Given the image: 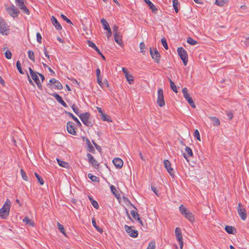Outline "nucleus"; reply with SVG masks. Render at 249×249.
Returning a JSON list of instances; mask_svg holds the SVG:
<instances>
[{"instance_id": "nucleus-37", "label": "nucleus", "mask_w": 249, "mask_h": 249, "mask_svg": "<svg viewBox=\"0 0 249 249\" xmlns=\"http://www.w3.org/2000/svg\"><path fill=\"white\" fill-rule=\"evenodd\" d=\"M244 40H242V42L244 43L246 46L249 45V35H246L243 36Z\"/></svg>"}, {"instance_id": "nucleus-34", "label": "nucleus", "mask_w": 249, "mask_h": 249, "mask_svg": "<svg viewBox=\"0 0 249 249\" xmlns=\"http://www.w3.org/2000/svg\"><path fill=\"white\" fill-rule=\"evenodd\" d=\"M57 161L58 164L61 167L66 168V167H67L68 166V163L66 162L62 161L58 159H57Z\"/></svg>"}, {"instance_id": "nucleus-45", "label": "nucleus", "mask_w": 249, "mask_h": 249, "mask_svg": "<svg viewBox=\"0 0 249 249\" xmlns=\"http://www.w3.org/2000/svg\"><path fill=\"white\" fill-rule=\"evenodd\" d=\"M125 78L129 84H131L133 83L134 79L133 76L132 75L128 74L125 76Z\"/></svg>"}, {"instance_id": "nucleus-7", "label": "nucleus", "mask_w": 249, "mask_h": 249, "mask_svg": "<svg viewBox=\"0 0 249 249\" xmlns=\"http://www.w3.org/2000/svg\"><path fill=\"white\" fill-rule=\"evenodd\" d=\"M182 93L185 99L188 101L190 105L194 108H196V105L193 99L190 97V94L188 93V89L186 88H184L182 89Z\"/></svg>"}, {"instance_id": "nucleus-4", "label": "nucleus", "mask_w": 249, "mask_h": 249, "mask_svg": "<svg viewBox=\"0 0 249 249\" xmlns=\"http://www.w3.org/2000/svg\"><path fill=\"white\" fill-rule=\"evenodd\" d=\"M177 51L184 65L186 66L188 62V55L186 51L183 48L180 47L178 48Z\"/></svg>"}, {"instance_id": "nucleus-62", "label": "nucleus", "mask_w": 249, "mask_h": 249, "mask_svg": "<svg viewBox=\"0 0 249 249\" xmlns=\"http://www.w3.org/2000/svg\"><path fill=\"white\" fill-rule=\"evenodd\" d=\"M178 241L179 242V245L180 249H182L183 246V242L182 239L180 240H178Z\"/></svg>"}, {"instance_id": "nucleus-42", "label": "nucleus", "mask_w": 249, "mask_h": 249, "mask_svg": "<svg viewBox=\"0 0 249 249\" xmlns=\"http://www.w3.org/2000/svg\"><path fill=\"white\" fill-rule=\"evenodd\" d=\"M173 1V5L175 11L176 13H178V0H172Z\"/></svg>"}, {"instance_id": "nucleus-60", "label": "nucleus", "mask_w": 249, "mask_h": 249, "mask_svg": "<svg viewBox=\"0 0 249 249\" xmlns=\"http://www.w3.org/2000/svg\"><path fill=\"white\" fill-rule=\"evenodd\" d=\"M107 38H109L111 36V35H112L111 29L110 28L108 29V30H107Z\"/></svg>"}, {"instance_id": "nucleus-57", "label": "nucleus", "mask_w": 249, "mask_h": 249, "mask_svg": "<svg viewBox=\"0 0 249 249\" xmlns=\"http://www.w3.org/2000/svg\"><path fill=\"white\" fill-rule=\"evenodd\" d=\"M91 203L95 209H98L99 208L98 203L96 200H93L91 202Z\"/></svg>"}, {"instance_id": "nucleus-39", "label": "nucleus", "mask_w": 249, "mask_h": 249, "mask_svg": "<svg viewBox=\"0 0 249 249\" xmlns=\"http://www.w3.org/2000/svg\"><path fill=\"white\" fill-rule=\"evenodd\" d=\"M88 177L93 181L99 182V178L95 176L92 175L91 174H88Z\"/></svg>"}, {"instance_id": "nucleus-44", "label": "nucleus", "mask_w": 249, "mask_h": 249, "mask_svg": "<svg viewBox=\"0 0 249 249\" xmlns=\"http://www.w3.org/2000/svg\"><path fill=\"white\" fill-rule=\"evenodd\" d=\"M35 175L36 178L37 179L38 182L41 185H43L44 183L43 178L36 173H35Z\"/></svg>"}, {"instance_id": "nucleus-31", "label": "nucleus", "mask_w": 249, "mask_h": 249, "mask_svg": "<svg viewBox=\"0 0 249 249\" xmlns=\"http://www.w3.org/2000/svg\"><path fill=\"white\" fill-rule=\"evenodd\" d=\"M110 188L111 192L115 195V196L118 197V196H119V194L118 193V192L116 190L115 187L113 185H111L110 186Z\"/></svg>"}, {"instance_id": "nucleus-43", "label": "nucleus", "mask_w": 249, "mask_h": 249, "mask_svg": "<svg viewBox=\"0 0 249 249\" xmlns=\"http://www.w3.org/2000/svg\"><path fill=\"white\" fill-rule=\"evenodd\" d=\"M186 153L188 154V156L192 157L193 156V152L192 149L188 146H186L185 149Z\"/></svg>"}, {"instance_id": "nucleus-30", "label": "nucleus", "mask_w": 249, "mask_h": 249, "mask_svg": "<svg viewBox=\"0 0 249 249\" xmlns=\"http://www.w3.org/2000/svg\"><path fill=\"white\" fill-rule=\"evenodd\" d=\"M171 89L176 93L178 92L177 87L173 81L171 79H169Z\"/></svg>"}, {"instance_id": "nucleus-17", "label": "nucleus", "mask_w": 249, "mask_h": 249, "mask_svg": "<svg viewBox=\"0 0 249 249\" xmlns=\"http://www.w3.org/2000/svg\"><path fill=\"white\" fill-rule=\"evenodd\" d=\"M112 162L115 166L118 169H120L123 165V161L120 158H114Z\"/></svg>"}, {"instance_id": "nucleus-12", "label": "nucleus", "mask_w": 249, "mask_h": 249, "mask_svg": "<svg viewBox=\"0 0 249 249\" xmlns=\"http://www.w3.org/2000/svg\"><path fill=\"white\" fill-rule=\"evenodd\" d=\"M164 165L166 169L169 174L172 176H174V172L173 171V168L171 167V164L170 161L167 160H165L163 161Z\"/></svg>"}, {"instance_id": "nucleus-15", "label": "nucleus", "mask_w": 249, "mask_h": 249, "mask_svg": "<svg viewBox=\"0 0 249 249\" xmlns=\"http://www.w3.org/2000/svg\"><path fill=\"white\" fill-rule=\"evenodd\" d=\"M89 162L95 168L98 167L99 163L94 158V157L89 153L87 155Z\"/></svg>"}, {"instance_id": "nucleus-36", "label": "nucleus", "mask_w": 249, "mask_h": 249, "mask_svg": "<svg viewBox=\"0 0 249 249\" xmlns=\"http://www.w3.org/2000/svg\"><path fill=\"white\" fill-rule=\"evenodd\" d=\"M57 225L60 231L62 233H63V234H64L65 236H66L64 226L60 224L59 222H57Z\"/></svg>"}, {"instance_id": "nucleus-58", "label": "nucleus", "mask_w": 249, "mask_h": 249, "mask_svg": "<svg viewBox=\"0 0 249 249\" xmlns=\"http://www.w3.org/2000/svg\"><path fill=\"white\" fill-rule=\"evenodd\" d=\"M36 39H37V41L39 43H41L42 37H41V35H40V34L39 33H37V34H36Z\"/></svg>"}, {"instance_id": "nucleus-20", "label": "nucleus", "mask_w": 249, "mask_h": 249, "mask_svg": "<svg viewBox=\"0 0 249 249\" xmlns=\"http://www.w3.org/2000/svg\"><path fill=\"white\" fill-rule=\"evenodd\" d=\"M52 96L54 97L55 99L60 103L61 104L63 107H67V105L66 104V103L63 101L62 98L61 96H60L57 93H53L52 94Z\"/></svg>"}, {"instance_id": "nucleus-41", "label": "nucleus", "mask_w": 249, "mask_h": 249, "mask_svg": "<svg viewBox=\"0 0 249 249\" xmlns=\"http://www.w3.org/2000/svg\"><path fill=\"white\" fill-rule=\"evenodd\" d=\"M114 40L119 45L122 44V39L120 38V36L118 35L117 33H115L114 35Z\"/></svg>"}, {"instance_id": "nucleus-53", "label": "nucleus", "mask_w": 249, "mask_h": 249, "mask_svg": "<svg viewBox=\"0 0 249 249\" xmlns=\"http://www.w3.org/2000/svg\"><path fill=\"white\" fill-rule=\"evenodd\" d=\"M194 136L195 138H196L197 139V140L200 141V134H199V132L197 129L195 130Z\"/></svg>"}, {"instance_id": "nucleus-5", "label": "nucleus", "mask_w": 249, "mask_h": 249, "mask_svg": "<svg viewBox=\"0 0 249 249\" xmlns=\"http://www.w3.org/2000/svg\"><path fill=\"white\" fill-rule=\"evenodd\" d=\"M90 114L88 112H86L82 114H80L79 118L82 123L88 126H92V123L89 120Z\"/></svg>"}, {"instance_id": "nucleus-47", "label": "nucleus", "mask_w": 249, "mask_h": 249, "mask_svg": "<svg viewBox=\"0 0 249 249\" xmlns=\"http://www.w3.org/2000/svg\"><path fill=\"white\" fill-rule=\"evenodd\" d=\"M92 225L93 226L96 228V229L99 231L100 232V233H102V231H103V230H102V229L100 228L99 227H98L97 225H96V221L94 219H92Z\"/></svg>"}, {"instance_id": "nucleus-50", "label": "nucleus", "mask_w": 249, "mask_h": 249, "mask_svg": "<svg viewBox=\"0 0 249 249\" xmlns=\"http://www.w3.org/2000/svg\"><path fill=\"white\" fill-rule=\"evenodd\" d=\"M155 247H156L155 242L154 241H152L149 243L147 249H155Z\"/></svg>"}, {"instance_id": "nucleus-59", "label": "nucleus", "mask_w": 249, "mask_h": 249, "mask_svg": "<svg viewBox=\"0 0 249 249\" xmlns=\"http://www.w3.org/2000/svg\"><path fill=\"white\" fill-rule=\"evenodd\" d=\"M145 48V44L143 42H141L140 44V50H141V52L142 53H143L144 51V49Z\"/></svg>"}, {"instance_id": "nucleus-23", "label": "nucleus", "mask_w": 249, "mask_h": 249, "mask_svg": "<svg viewBox=\"0 0 249 249\" xmlns=\"http://www.w3.org/2000/svg\"><path fill=\"white\" fill-rule=\"evenodd\" d=\"M175 235L178 241L182 239V236L180 229L178 227L176 228L175 229Z\"/></svg>"}, {"instance_id": "nucleus-3", "label": "nucleus", "mask_w": 249, "mask_h": 249, "mask_svg": "<svg viewBox=\"0 0 249 249\" xmlns=\"http://www.w3.org/2000/svg\"><path fill=\"white\" fill-rule=\"evenodd\" d=\"M9 27L4 19L0 18V33L2 35H7L9 32Z\"/></svg>"}, {"instance_id": "nucleus-8", "label": "nucleus", "mask_w": 249, "mask_h": 249, "mask_svg": "<svg viewBox=\"0 0 249 249\" xmlns=\"http://www.w3.org/2000/svg\"><path fill=\"white\" fill-rule=\"evenodd\" d=\"M157 102L159 106L160 107H163L165 105L163 90L161 89H158V99Z\"/></svg>"}, {"instance_id": "nucleus-49", "label": "nucleus", "mask_w": 249, "mask_h": 249, "mask_svg": "<svg viewBox=\"0 0 249 249\" xmlns=\"http://www.w3.org/2000/svg\"><path fill=\"white\" fill-rule=\"evenodd\" d=\"M16 65H17V68L18 71H19V72L21 74H23L24 72H23V71L22 70V68H21V65L20 62L19 61H18L17 62Z\"/></svg>"}, {"instance_id": "nucleus-55", "label": "nucleus", "mask_w": 249, "mask_h": 249, "mask_svg": "<svg viewBox=\"0 0 249 249\" xmlns=\"http://www.w3.org/2000/svg\"><path fill=\"white\" fill-rule=\"evenodd\" d=\"M5 55L7 59H10L12 57V53L9 50H7L5 53Z\"/></svg>"}, {"instance_id": "nucleus-2", "label": "nucleus", "mask_w": 249, "mask_h": 249, "mask_svg": "<svg viewBox=\"0 0 249 249\" xmlns=\"http://www.w3.org/2000/svg\"><path fill=\"white\" fill-rule=\"evenodd\" d=\"M5 9L8 14L14 18L18 17L19 13V11L13 5H6Z\"/></svg>"}, {"instance_id": "nucleus-13", "label": "nucleus", "mask_w": 249, "mask_h": 249, "mask_svg": "<svg viewBox=\"0 0 249 249\" xmlns=\"http://www.w3.org/2000/svg\"><path fill=\"white\" fill-rule=\"evenodd\" d=\"M125 231L129 234V235L133 238H136L138 236V231L136 230L132 229L130 227L125 225L124 226Z\"/></svg>"}, {"instance_id": "nucleus-61", "label": "nucleus", "mask_w": 249, "mask_h": 249, "mask_svg": "<svg viewBox=\"0 0 249 249\" xmlns=\"http://www.w3.org/2000/svg\"><path fill=\"white\" fill-rule=\"evenodd\" d=\"M151 189L152 190V191L154 192V193L157 196H159V194H158V190L156 189V188L154 187V186H152L151 187Z\"/></svg>"}, {"instance_id": "nucleus-28", "label": "nucleus", "mask_w": 249, "mask_h": 249, "mask_svg": "<svg viewBox=\"0 0 249 249\" xmlns=\"http://www.w3.org/2000/svg\"><path fill=\"white\" fill-rule=\"evenodd\" d=\"M66 113H67L70 117H71L73 120L75 121V122L78 125H81V124L78 119L74 116L73 114L71 112H69L67 111H65Z\"/></svg>"}, {"instance_id": "nucleus-21", "label": "nucleus", "mask_w": 249, "mask_h": 249, "mask_svg": "<svg viewBox=\"0 0 249 249\" xmlns=\"http://www.w3.org/2000/svg\"><path fill=\"white\" fill-rule=\"evenodd\" d=\"M96 75H97V83H98V84L101 87H103V85H104V84L102 82V77H101V76L100 75V73H101V72H100V70L99 69H96Z\"/></svg>"}, {"instance_id": "nucleus-64", "label": "nucleus", "mask_w": 249, "mask_h": 249, "mask_svg": "<svg viewBox=\"0 0 249 249\" xmlns=\"http://www.w3.org/2000/svg\"><path fill=\"white\" fill-rule=\"evenodd\" d=\"M122 70H123V71L125 74V76L126 75H128L129 74L128 71H127V70L126 69H125L124 68H123Z\"/></svg>"}, {"instance_id": "nucleus-6", "label": "nucleus", "mask_w": 249, "mask_h": 249, "mask_svg": "<svg viewBox=\"0 0 249 249\" xmlns=\"http://www.w3.org/2000/svg\"><path fill=\"white\" fill-rule=\"evenodd\" d=\"M30 73L31 75V76L32 78V79L34 81V82L36 83L37 85L38 88L40 89H42V85L41 83L39 81V79L38 78L37 74H39L37 72H35L33 71V70L30 67L29 68Z\"/></svg>"}, {"instance_id": "nucleus-26", "label": "nucleus", "mask_w": 249, "mask_h": 249, "mask_svg": "<svg viewBox=\"0 0 249 249\" xmlns=\"http://www.w3.org/2000/svg\"><path fill=\"white\" fill-rule=\"evenodd\" d=\"M228 2V0H216L215 3L219 6H223Z\"/></svg>"}, {"instance_id": "nucleus-52", "label": "nucleus", "mask_w": 249, "mask_h": 249, "mask_svg": "<svg viewBox=\"0 0 249 249\" xmlns=\"http://www.w3.org/2000/svg\"><path fill=\"white\" fill-rule=\"evenodd\" d=\"M20 173H21V177H22V178L25 180H27L28 177H27L25 172L22 169H21L20 170Z\"/></svg>"}, {"instance_id": "nucleus-63", "label": "nucleus", "mask_w": 249, "mask_h": 249, "mask_svg": "<svg viewBox=\"0 0 249 249\" xmlns=\"http://www.w3.org/2000/svg\"><path fill=\"white\" fill-rule=\"evenodd\" d=\"M227 115L228 116V117L229 118V120H231L232 118V117H233L232 114L231 112L227 113Z\"/></svg>"}, {"instance_id": "nucleus-27", "label": "nucleus", "mask_w": 249, "mask_h": 249, "mask_svg": "<svg viewBox=\"0 0 249 249\" xmlns=\"http://www.w3.org/2000/svg\"><path fill=\"white\" fill-rule=\"evenodd\" d=\"M23 221L25 222L26 224L29 225L30 226L34 227V222L30 219L28 217H25L23 219Z\"/></svg>"}, {"instance_id": "nucleus-32", "label": "nucleus", "mask_w": 249, "mask_h": 249, "mask_svg": "<svg viewBox=\"0 0 249 249\" xmlns=\"http://www.w3.org/2000/svg\"><path fill=\"white\" fill-rule=\"evenodd\" d=\"M28 57L29 58V59H31L32 61H33L34 62H35V58L34 53L31 50H29L28 51Z\"/></svg>"}, {"instance_id": "nucleus-38", "label": "nucleus", "mask_w": 249, "mask_h": 249, "mask_svg": "<svg viewBox=\"0 0 249 249\" xmlns=\"http://www.w3.org/2000/svg\"><path fill=\"white\" fill-rule=\"evenodd\" d=\"M179 210L180 212V213L183 214V215L185 214V213H187V212L188 211L186 208L183 205H181L179 207Z\"/></svg>"}, {"instance_id": "nucleus-22", "label": "nucleus", "mask_w": 249, "mask_h": 249, "mask_svg": "<svg viewBox=\"0 0 249 249\" xmlns=\"http://www.w3.org/2000/svg\"><path fill=\"white\" fill-rule=\"evenodd\" d=\"M184 216L192 223L194 222L195 221L194 215L189 211H188L187 213H185Z\"/></svg>"}, {"instance_id": "nucleus-29", "label": "nucleus", "mask_w": 249, "mask_h": 249, "mask_svg": "<svg viewBox=\"0 0 249 249\" xmlns=\"http://www.w3.org/2000/svg\"><path fill=\"white\" fill-rule=\"evenodd\" d=\"M131 214L134 219L137 220L138 221H140V218L139 217V214L138 213L134 210L131 211Z\"/></svg>"}, {"instance_id": "nucleus-56", "label": "nucleus", "mask_w": 249, "mask_h": 249, "mask_svg": "<svg viewBox=\"0 0 249 249\" xmlns=\"http://www.w3.org/2000/svg\"><path fill=\"white\" fill-rule=\"evenodd\" d=\"M87 43H88V45L91 48H92V49H93L94 50L97 47L96 45L94 43H93V42L91 41H89L88 40L87 41Z\"/></svg>"}, {"instance_id": "nucleus-1", "label": "nucleus", "mask_w": 249, "mask_h": 249, "mask_svg": "<svg viewBox=\"0 0 249 249\" xmlns=\"http://www.w3.org/2000/svg\"><path fill=\"white\" fill-rule=\"evenodd\" d=\"M11 206V201L7 199L2 208L0 209V216L3 219H6L9 215Z\"/></svg>"}, {"instance_id": "nucleus-46", "label": "nucleus", "mask_w": 249, "mask_h": 249, "mask_svg": "<svg viewBox=\"0 0 249 249\" xmlns=\"http://www.w3.org/2000/svg\"><path fill=\"white\" fill-rule=\"evenodd\" d=\"M71 108L73 111L75 112V113L79 117L80 114H82L81 113H80L79 109L76 107V106L74 104H73Z\"/></svg>"}, {"instance_id": "nucleus-51", "label": "nucleus", "mask_w": 249, "mask_h": 249, "mask_svg": "<svg viewBox=\"0 0 249 249\" xmlns=\"http://www.w3.org/2000/svg\"><path fill=\"white\" fill-rule=\"evenodd\" d=\"M161 43H162L163 47L166 50H168V45H167V43L166 39L164 38H162L161 40Z\"/></svg>"}, {"instance_id": "nucleus-18", "label": "nucleus", "mask_w": 249, "mask_h": 249, "mask_svg": "<svg viewBox=\"0 0 249 249\" xmlns=\"http://www.w3.org/2000/svg\"><path fill=\"white\" fill-rule=\"evenodd\" d=\"M51 21L57 30H61L62 28L60 24L57 21V19L54 17L52 16L51 18Z\"/></svg>"}, {"instance_id": "nucleus-33", "label": "nucleus", "mask_w": 249, "mask_h": 249, "mask_svg": "<svg viewBox=\"0 0 249 249\" xmlns=\"http://www.w3.org/2000/svg\"><path fill=\"white\" fill-rule=\"evenodd\" d=\"M187 42L189 44L192 45H195L197 44V42L196 40H194V39L190 37L187 38Z\"/></svg>"}, {"instance_id": "nucleus-9", "label": "nucleus", "mask_w": 249, "mask_h": 249, "mask_svg": "<svg viewBox=\"0 0 249 249\" xmlns=\"http://www.w3.org/2000/svg\"><path fill=\"white\" fill-rule=\"evenodd\" d=\"M16 3L18 8L22 10L24 13L27 15H29L30 14L29 10L24 5V0H16Z\"/></svg>"}, {"instance_id": "nucleus-14", "label": "nucleus", "mask_w": 249, "mask_h": 249, "mask_svg": "<svg viewBox=\"0 0 249 249\" xmlns=\"http://www.w3.org/2000/svg\"><path fill=\"white\" fill-rule=\"evenodd\" d=\"M150 53L152 58L154 59L156 62L158 63L159 62L160 58V54L158 51L156 49H154L153 51L152 48H150Z\"/></svg>"}, {"instance_id": "nucleus-25", "label": "nucleus", "mask_w": 249, "mask_h": 249, "mask_svg": "<svg viewBox=\"0 0 249 249\" xmlns=\"http://www.w3.org/2000/svg\"><path fill=\"white\" fill-rule=\"evenodd\" d=\"M209 118L212 122V123L214 126H218L220 124V121L215 117H210Z\"/></svg>"}, {"instance_id": "nucleus-16", "label": "nucleus", "mask_w": 249, "mask_h": 249, "mask_svg": "<svg viewBox=\"0 0 249 249\" xmlns=\"http://www.w3.org/2000/svg\"><path fill=\"white\" fill-rule=\"evenodd\" d=\"M49 82L50 84H53L55 89L60 90L63 89V86L60 82L54 78L50 79Z\"/></svg>"}, {"instance_id": "nucleus-54", "label": "nucleus", "mask_w": 249, "mask_h": 249, "mask_svg": "<svg viewBox=\"0 0 249 249\" xmlns=\"http://www.w3.org/2000/svg\"><path fill=\"white\" fill-rule=\"evenodd\" d=\"M61 17L62 18V19L66 21L67 23H69V24H72V23L71 22V21L70 19H69V18H67L66 16H65L63 14H61Z\"/></svg>"}, {"instance_id": "nucleus-10", "label": "nucleus", "mask_w": 249, "mask_h": 249, "mask_svg": "<svg viewBox=\"0 0 249 249\" xmlns=\"http://www.w3.org/2000/svg\"><path fill=\"white\" fill-rule=\"evenodd\" d=\"M237 212L241 219L245 220L247 218V213L245 208L242 207V204L239 203L237 207Z\"/></svg>"}, {"instance_id": "nucleus-11", "label": "nucleus", "mask_w": 249, "mask_h": 249, "mask_svg": "<svg viewBox=\"0 0 249 249\" xmlns=\"http://www.w3.org/2000/svg\"><path fill=\"white\" fill-rule=\"evenodd\" d=\"M67 128L68 132L73 135H76L75 127L74 124L71 122H69L67 124Z\"/></svg>"}, {"instance_id": "nucleus-40", "label": "nucleus", "mask_w": 249, "mask_h": 249, "mask_svg": "<svg viewBox=\"0 0 249 249\" xmlns=\"http://www.w3.org/2000/svg\"><path fill=\"white\" fill-rule=\"evenodd\" d=\"M225 231L230 234H232L233 230L234 229V227L230 226H226L225 228Z\"/></svg>"}, {"instance_id": "nucleus-48", "label": "nucleus", "mask_w": 249, "mask_h": 249, "mask_svg": "<svg viewBox=\"0 0 249 249\" xmlns=\"http://www.w3.org/2000/svg\"><path fill=\"white\" fill-rule=\"evenodd\" d=\"M102 116V119L103 121H107L108 122L111 121L110 118L108 115L105 114H103V115Z\"/></svg>"}, {"instance_id": "nucleus-24", "label": "nucleus", "mask_w": 249, "mask_h": 249, "mask_svg": "<svg viewBox=\"0 0 249 249\" xmlns=\"http://www.w3.org/2000/svg\"><path fill=\"white\" fill-rule=\"evenodd\" d=\"M101 23L105 30H108V29L110 28L109 24L105 18H103L101 19Z\"/></svg>"}, {"instance_id": "nucleus-35", "label": "nucleus", "mask_w": 249, "mask_h": 249, "mask_svg": "<svg viewBox=\"0 0 249 249\" xmlns=\"http://www.w3.org/2000/svg\"><path fill=\"white\" fill-rule=\"evenodd\" d=\"M86 142L88 146V150L90 152L94 150V148L91 144L90 141L88 138H87L86 140Z\"/></svg>"}, {"instance_id": "nucleus-19", "label": "nucleus", "mask_w": 249, "mask_h": 249, "mask_svg": "<svg viewBox=\"0 0 249 249\" xmlns=\"http://www.w3.org/2000/svg\"><path fill=\"white\" fill-rule=\"evenodd\" d=\"M144 1L148 5L149 8L151 9L154 13L156 14L157 13L158 8L150 0H144Z\"/></svg>"}]
</instances>
